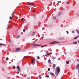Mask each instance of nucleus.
Here are the masks:
<instances>
[{
	"label": "nucleus",
	"instance_id": "49530a36",
	"mask_svg": "<svg viewBox=\"0 0 79 79\" xmlns=\"http://www.w3.org/2000/svg\"><path fill=\"white\" fill-rule=\"evenodd\" d=\"M23 34V33L22 32H21V34Z\"/></svg>",
	"mask_w": 79,
	"mask_h": 79
},
{
	"label": "nucleus",
	"instance_id": "9d476101",
	"mask_svg": "<svg viewBox=\"0 0 79 79\" xmlns=\"http://www.w3.org/2000/svg\"><path fill=\"white\" fill-rule=\"evenodd\" d=\"M53 19H54V20L56 19V17H55V16H53Z\"/></svg>",
	"mask_w": 79,
	"mask_h": 79
},
{
	"label": "nucleus",
	"instance_id": "c85d7f7f",
	"mask_svg": "<svg viewBox=\"0 0 79 79\" xmlns=\"http://www.w3.org/2000/svg\"><path fill=\"white\" fill-rule=\"evenodd\" d=\"M6 60L7 61H8V60H9L8 57H7Z\"/></svg>",
	"mask_w": 79,
	"mask_h": 79
},
{
	"label": "nucleus",
	"instance_id": "c03bdc74",
	"mask_svg": "<svg viewBox=\"0 0 79 79\" xmlns=\"http://www.w3.org/2000/svg\"><path fill=\"white\" fill-rule=\"evenodd\" d=\"M72 33H74V31H72Z\"/></svg>",
	"mask_w": 79,
	"mask_h": 79
},
{
	"label": "nucleus",
	"instance_id": "f3484780",
	"mask_svg": "<svg viewBox=\"0 0 79 79\" xmlns=\"http://www.w3.org/2000/svg\"><path fill=\"white\" fill-rule=\"evenodd\" d=\"M79 37V36H77L74 38V39H77Z\"/></svg>",
	"mask_w": 79,
	"mask_h": 79
},
{
	"label": "nucleus",
	"instance_id": "72a5a7b5",
	"mask_svg": "<svg viewBox=\"0 0 79 79\" xmlns=\"http://www.w3.org/2000/svg\"><path fill=\"white\" fill-rule=\"evenodd\" d=\"M61 15V13L60 12H59L58 14V16H60Z\"/></svg>",
	"mask_w": 79,
	"mask_h": 79
},
{
	"label": "nucleus",
	"instance_id": "9b49d317",
	"mask_svg": "<svg viewBox=\"0 0 79 79\" xmlns=\"http://www.w3.org/2000/svg\"><path fill=\"white\" fill-rule=\"evenodd\" d=\"M52 58L53 60H55V58H56V57H55L54 56H52Z\"/></svg>",
	"mask_w": 79,
	"mask_h": 79
},
{
	"label": "nucleus",
	"instance_id": "2f4dec72",
	"mask_svg": "<svg viewBox=\"0 0 79 79\" xmlns=\"http://www.w3.org/2000/svg\"><path fill=\"white\" fill-rule=\"evenodd\" d=\"M32 16H36V14L33 15H32Z\"/></svg>",
	"mask_w": 79,
	"mask_h": 79
},
{
	"label": "nucleus",
	"instance_id": "6e6552de",
	"mask_svg": "<svg viewBox=\"0 0 79 79\" xmlns=\"http://www.w3.org/2000/svg\"><path fill=\"white\" fill-rule=\"evenodd\" d=\"M48 63H50V64H51V60H50V59L48 60Z\"/></svg>",
	"mask_w": 79,
	"mask_h": 79
},
{
	"label": "nucleus",
	"instance_id": "c756f323",
	"mask_svg": "<svg viewBox=\"0 0 79 79\" xmlns=\"http://www.w3.org/2000/svg\"><path fill=\"white\" fill-rule=\"evenodd\" d=\"M10 19H12V17H11V16L10 17H9Z\"/></svg>",
	"mask_w": 79,
	"mask_h": 79
},
{
	"label": "nucleus",
	"instance_id": "6ab92c4d",
	"mask_svg": "<svg viewBox=\"0 0 79 79\" xmlns=\"http://www.w3.org/2000/svg\"><path fill=\"white\" fill-rule=\"evenodd\" d=\"M19 37H20V35H18L17 36L16 38H19Z\"/></svg>",
	"mask_w": 79,
	"mask_h": 79
},
{
	"label": "nucleus",
	"instance_id": "f03ea898",
	"mask_svg": "<svg viewBox=\"0 0 79 79\" xmlns=\"http://www.w3.org/2000/svg\"><path fill=\"white\" fill-rule=\"evenodd\" d=\"M59 43V42H56V41H55L54 42H50L49 43L50 44H52V45H53V44H54L55 43V44H58Z\"/></svg>",
	"mask_w": 79,
	"mask_h": 79
},
{
	"label": "nucleus",
	"instance_id": "5fc2aeb1",
	"mask_svg": "<svg viewBox=\"0 0 79 79\" xmlns=\"http://www.w3.org/2000/svg\"><path fill=\"white\" fill-rule=\"evenodd\" d=\"M77 15H78V13H77Z\"/></svg>",
	"mask_w": 79,
	"mask_h": 79
},
{
	"label": "nucleus",
	"instance_id": "4c0bfd02",
	"mask_svg": "<svg viewBox=\"0 0 79 79\" xmlns=\"http://www.w3.org/2000/svg\"><path fill=\"white\" fill-rule=\"evenodd\" d=\"M39 78H40V79H41V78H42L41 77H40V76H38Z\"/></svg>",
	"mask_w": 79,
	"mask_h": 79
},
{
	"label": "nucleus",
	"instance_id": "0eeeda50",
	"mask_svg": "<svg viewBox=\"0 0 79 79\" xmlns=\"http://www.w3.org/2000/svg\"><path fill=\"white\" fill-rule=\"evenodd\" d=\"M31 36H33L35 34V32H33L32 33H31Z\"/></svg>",
	"mask_w": 79,
	"mask_h": 79
},
{
	"label": "nucleus",
	"instance_id": "4d7b16f0",
	"mask_svg": "<svg viewBox=\"0 0 79 79\" xmlns=\"http://www.w3.org/2000/svg\"><path fill=\"white\" fill-rule=\"evenodd\" d=\"M43 0V1H44V0Z\"/></svg>",
	"mask_w": 79,
	"mask_h": 79
},
{
	"label": "nucleus",
	"instance_id": "1a4fd4ad",
	"mask_svg": "<svg viewBox=\"0 0 79 79\" xmlns=\"http://www.w3.org/2000/svg\"><path fill=\"white\" fill-rule=\"evenodd\" d=\"M53 69H55V67L56 66V65L54 64H53Z\"/></svg>",
	"mask_w": 79,
	"mask_h": 79
},
{
	"label": "nucleus",
	"instance_id": "864d4df0",
	"mask_svg": "<svg viewBox=\"0 0 79 79\" xmlns=\"http://www.w3.org/2000/svg\"><path fill=\"white\" fill-rule=\"evenodd\" d=\"M34 11H35L34 10H33V12H34Z\"/></svg>",
	"mask_w": 79,
	"mask_h": 79
},
{
	"label": "nucleus",
	"instance_id": "a878e982",
	"mask_svg": "<svg viewBox=\"0 0 79 79\" xmlns=\"http://www.w3.org/2000/svg\"><path fill=\"white\" fill-rule=\"evenodd\" d=\"M10 25H9L8 27H7V28H10Z\"/></svg>",
	"mask_w": 79,
	"mask_h": 79
},
{
	"label": "nucleus",
	"instance_id": "de8ad7c7",
	"mask_svg": "<svg viewBox=\"0 0 79 79\" xmlns=\"http://www.w3.org/2000/svg\"><path fill=\"white\" fill-rule=\"evenodd\" d=\"M77 61H78V62H79V60H78Z\"/></svg>",
	"mask_w": 79,
	"mask_h": 79
},
{
	"label": "nucleus",
	"instance_id": "cd10ccee",
	"mask_svg": "<svg viewBox=\"0 0 79 79\" xmlns=\"http://www.w3.org/2000/svg\"><path fill=\"white\" fill-rule=\"evenodd\" d=\"M57 2L58 3H61V1H58Z\"/></svg>",
	"mask_w": 79,
	"mask_h": 79
},
{
	"label": "nucleus",
	"instance_id": "3c124183",
	"mask_svg": "<svg viewBox=\"0 0 79 79\" xmlns=\"http://www.w3.org/2000/svg\"><path fill=\"white\" fill-rule=\"evenodd\" d=\"M19 72H18V74H19Z\"/></svg>",
	"mask_w": 79,
	"mask_h": 79
},
{
	"label": "nucleus",
	"instance_id": "473e14b6",
	"mask_svg": "<svg viewBox=\"0 0 79 79\" xmlns=\"http://www.w3.org/2000/svg\"><path fill=\"white\" fill-rule=\"evenodd\" d=\"M24 19L23 18L21 19V20H22V21H23V19Z\"/></svg>",
	"mask_w": 79,
	"mask_h": 79
},
{
	"label": "nucleus",
	"instance_id": "c9c22d12",
	"mask_svg": "<svg viewBox=\"0 0 79 79\" xmlns=\"http://www.w3.org/2000/svg\"><path fill=\"white\" fill-rule=\"evenodd\" d=\"M23 32H25L26 31V30H25V29H23Z\"/></svg>",
	"mask_w": 79,
	"mask_h": 79
},
{
	"label": "nucleus",
	"instance_id": "f257e3e1",
	"mask_svg": "<svg viewBox=\"0 0 79 79\" xmlns=\"http://www.w3.org/2000/svg\"><path fill=\"white\" fill-rule=\"evenodd\" d=\"M60 72V67H57L56 68V70H55V74L56 76H58L59 73Z\"/></svg>",
	"mask_w": 79,
	"mask_h": 79
},
{
	"label": "nucleus",
	"instance_id": "4468645a",
	"mask_svg": "<svg viewBox=\"0 0 79 79\" xmlns=\"http://www.w3.org/2000/svg\"><path fill=\"white\" fill-rule=\"evenodd\" d=\"M42 39L44 38V35L43 34H42Z\"/></svg>",
	"mask_w": 79,
	"mask_h": 79
},
{
	"label": "nucleus",
	"instance_id": "423d86ee",
	"mask_svg": "<svg viewBox=\"0 0 79 79\" xmlns=\"http://www.w3.org/2000/svg\"><path fill=\"white\" fill-rule=\"evenodd\" d=\"M52 52H50L48 54H47L46 55H44V56H47V55H52Z\"/></svg>",
	"mask_w": 79,
	"mask_h": 79
},
{
	"label": "nucleus",
	"instance_id": "2eb2a0df",
	"mask_svg": "<svg viewBox=\"0 0 79 79\" xmlns=\"http://www.w3.org/2000/svg\"><path fill=\"white\" fill-rule=\"evenodd\" d=\"M47 45H43L41 47V48H42L43 47H47Z\"/></svg>",
	"mask_w": 79,
	"mask_h": 79
},
{
	"label": "nucleus",
	"instance_id": "8fccbe9b",
	"mask_svg": "<svg viewBox=\"0 0 79 79\" xmlns=\"http://www.w3.org/2000/svg\"><path fill=\"white\" fill-rule=\"evenodd\" d=\"M22 22H24V21L23 20L22 21Z\"/></svg>",
	"mask_w": 79,
	"mask_h": 79
},
{
	"label": "nucleus",
	"instance_id": "a211bd4d",
	"mask_svg": "<svg viewBox=\"0 0 79 79\" xmlns=\"http://www.w3.org/2000/svg\"><path fill=\"white\" fill-rule=\"evenodd\" d=\"M28 5H34V3H30Z\"/></svg>",
	"mask_w": 79,
	"mask_h": 79
},
{
	"label": "nucleus",
	"instance_id": "ddd939ff",
	"mask_svg": "<svg viewBox=\"0 0 79 79\" xmlns=\"http://www.w3.org/2000/svg\"><path fill=\"white\" fill-rule=\"evenodd\" d=\"M77 44V42H75L73 43V44Z\"/></svg>",
	"mask_w": 79,
	"mask_h": 79
},
{
	"label": "nucleus",
	"instance_id": "aec40b11",
	"mask_svg": "<svg viewBox=\"0 0 79 79\" xmlns=\"http://www.w3.org/2000/svg\"><path fill=\"white\" fill-rule=\"evenodd\" d=\"M48 71H50V68H48Z\"/></svg>",
	"mask_w": 79,
	"mask_h": 79
},
{
	"label": "nucleus",
	"instance_id": "37998d69",
	"mask_svg": "<svg viewBox=\"0 0 79 79\" xmlns=\"http://www.w3.org/2000/svg\"><path fill=\"white\" fill-rule=\"evenodd\" d=\"M58 60H60V58H59L58 59Z\"/></svg>",
	"mask_w": 79,
	"mask_h": 79
},
{
	"label": "nucleus",
	"instance_id": "a19ab883",
	"mask_svg": "<svg viewBox=\"0 0 79 79\" xmlns=\"http://www.w3.org/2000/svg\"><path fill=\"white\" fill-rule=\"evenodd\" d=\"M14 15V13H13L12 14V16H13Z\"/></svg>",
	"mask_w": 79,
	"mask_h": 79
},
{
	"label": "nucleus",
	"instance_id": "09e8293b",
	"mask_svg": "<svg viewBox=\"0 0 79 79\" xmlns=\"http://www.w3.org/2000/svg\"><path fill=\"white\" fill-rule=\"evenodd\" d=\"M78 69V73H79V69Z\"/></svg>",
	"mask_w": 79,
	"mask_h": 79
},
{
	"label": "nucleus",
	"instance_id": "ea45409f",
	"mask_svg": "<svg viewBox=\"0 0 79 79\" xmlns=\"http://www.w3.org/2000/svg\"><path fill=\"white\" fill-rule=\"evenodd\" d=\"M66 32H67V34H68V33H69L68 31H66Z\"/></svg>",
	"mask_w": 79,
	"mask_h": 79
},
{
	"label": "nucleus",
	"instance_id": "5701e85b",
	"mask_svg": "<svg viewBox=\"0 0 79 79\" xmlns=\"http://www.w3.org/2000/svg\"><path fill=\"white\" fill-rule=\"evenodd\" d=\"M66 64H69V61H66Z\"/></svg>",
	"mask_w": 79,
	"mask_h": 79
},
{
	"label": "nucleus",
	"instance_id": "7ed1b4c3",
	"mask_svg": "<svg viewBox=\"0 0 79 79\" xmlns=\"http://www.w3.org/2000/svg\"><path fill=\"white\" fill-rule=\"evenodd\" d=\"M35 45V46H42L41 45H38V44H32L31 45V46H34Z\"/></svg>",
	"mask_w": 79,
	"mask_h": 79
},
{
	"label": "nucleus",
	"instance_id": "7c9ffc66",
	"mask_svg": "<svg viewBox=\"0 0 79 79\" xmlns=\"http://www.w3.org/2000/svg\"><path fill=\"white\" fill-rule=\"evenodd\" d=\"M13 69H15V68H16V67H15V66H14L13 67Z\"/></svg>",
	"mask_w": 79,
	"mask_h": 79
},
{
	"label": "nucleus",
	"instance_id": "20e7f679",
	"mask_svg": "<svg viewBox=\"0 0 79 79\" xmlns=\"http://www.w3.org/2000/svg\"><path fill=\"white\" fill-rule=\"evenodd\" d=\"M21 50V48H17L16 49V51H19V50Z\"/></svg>",
	"mask_w": 79,
	"mask_h": 79
},
{
	"label": "nucleus",
	"instance_id": "bb28decb",
	"mask_svg": "<svg viewBox=\"0 0 79 79\" xmlns=\"http://www.w3.org/2000/svg\"><path fill=\"white\" fill-rule=\"evenodd\" d=\"M28 28H29V27H28L26 26V28L27 29H28Z\"/></svg>",
	"mask_w": 79,
	"mask_h": 79
},
{
	"label": "nucleus",
	"instance_id": "a18cd8bd",
	"mask_svg": "<svg viewBox=\"0 0 79 79\" xmlns=\"http://www.w3.org/2000/svg\"><path fill=\"white\" fill-rule=\"evenodd\" d=\"M7 78H8V79H10V77H8Z\"/></svg>",
	"mask_w": 79,
	"mask_h": 79
},
{
	"label": "nucleus",
	"instance_id": "dca6fc26",
	"mask_svg": "<svg viewBox=\"0 0 79 79\" xmlns=\"http://www.w3.org/2000/svg\"><path fill=\"white\" fill-rule=\"evenodd\" d=\"M78 34H79V31L77 30H76Z\"/></svg>",
	"mask_w": 79,
	"mask_h": 79
},
{
	"label": "nucleus",
	"instance_id": "e433bc0d",
	"mask_svg": "<svg viewBox=\"0 0 79 79\" xmlns=\"http://www.w3.org/2000/svg\"><path fill=\"white\" fill-rule=\"evenodd\" d=\"M33 59H32V60H31V63H33Z\"/></svg>",
	"mask_w": 79,
	"mask_h": 79
},
{
	"label": "nucleus",
	"instance_id": "4be33fe9",
	"mask_svg": "<svg viewBox=\"0 0 79 79\" xmlns=\"http://www.w3.org/2000/svg\"><path fill=\"white\" fill-rule=\"evenodd\" d=\"M0 45H4V46H6L5 44H0Z\"/></svg>",
	"mask_w": 79,
	"mask_h": 79
},
{
	"label": "nucleus",
	"instance_id": "79ce46f5",
	"mask_svg": "<svg viewBox=\"0 0 79 79\" xmlns=\"http://www.w3.org/2000/svg\"><path fill=\"white\" fill-rule=\"evenodd\" d=\"M67 5H68V4H69V2H67Z\"/></svg>",
	"mask_w": 79,
	"mask_h": 79
},
{
	"label": "nucleus",
	"instance_id": "b1692460",
	"mask_svg": "<svg viewBox=\"0 0 79 79\" xmlns=\"http://www.w3.org/2000/svg\"><path fill=\"white\" fill-rule=\"evenodd\" d=\"M37 59H38V60H39V59H40V57H39V56L37 57Z\"/></svg>",
	"mask_w": 79,
	"mask_h": 79
},
{
	"label": "nucleus",
	"instance_id": "f8f14e48",
	"mask_svg": "<svg viewBox=\"0 0 79 79\" xmlns=\"http://www.w3.org/2000/svg\"><path fill=\"white\" fill-rule=\"evenodd\" d=\"M76 68H77V69H78V68H79V64H78L77 65Z\"/></svg>",
	"mask_w": 79,
	"mask_h": 79
},
{
	"label": "nucleus",
	"instance_id": "58836bf2",
	"mask_svg": "<svg viewBox=\"0 0 79 79\" xmlns=\"http://www.w3.org/2000/svg\"><path fill=\"white\" fill-rule=\"evenodd\" d=\"M30 77H28L27 79H30Z\"/></svg>",
	"mask_w": 79,
	"mask_h": 79
},
{
	"label": "nucleus",
	"instance_id": "6e6d98bb",
	"mask_svg": "<svg viewBox=\"0 0 79 79\" xmlns=\"http://www.w3.org/2000/svg\"><path fill=\"white\" fill-rule=\"evenodd\" d=\"M78 16H79V15H78Z\"/></svg>",
	"mask_w": 79,
	"mask_h": 79
},
{
	"label": "nucleus",
	"instance_id": "f704fd0d",
	"mask_svg": "<svg viewBox=\"0 0 79 79\" xmlns=\"http://www.w3.org/2000/svg\"><path fill=\"white\" fill-rule=\"evenodd\" d=\"M18 69V71H19L21 70V69Z\"/></svg>",
	"mask_w": 79,
	"mask_h": 79
},
{
	"label": "nucleus",
	"instance_id": "393cba45",
	"mask_svg": "<svg viewBox=\"0 0 79 79\" xmlns=\"http://www.w3.org/2000/svg\"><path fill=\"white\" fill-rule=\"evenodd\" d=\"M45 77H49V75H46L45 76Z\"/></svg>",
	"mask_w": 79,
	"mask_h": 79
},
{
	"label": "nucleus",
	"instance_id": "412c9836",
	"mask_svg": "<svg viewBox=\"0 0 79 79\" xmlns=\"http://www.w3.org/2000/svg\"><path fill=\"white\" fill-rule=\"evenodd\" d=\"M20 67H19V66H17V69H20Z\"/></svg>",
	"mask_w": 79,
	"mask_h": 79
},
{
	"label": "nucleus",
	"instance_id": "603ef678",
	"mask_svg": "<svg viewBox=\"0 0 79 79\" xmlns=\"http://www.w3.org/2000/svg\"><path fill=\"white\" fill-rule=\"evenodd\" d=\"M77 42L79 43V40Z\"/></svg>",
	"mask_w": 79,
	"mask_h": 79
},
{
	"label": "nucleus",
	"instance_id": "39448f33",
	"mask_svg": "<svg viewBox=\"0 0 79 79\" xmlns=\"http://www.w3.org/2000/svg\"><path fill=\"white\" fill-rule=\"evenodd\" d=\"M50 74H51V75H52V76H55V74H54L52 72H50Z\"/></svg>",
	"mask_w": 79,
	"mask_h": 79
}]
</instances>
